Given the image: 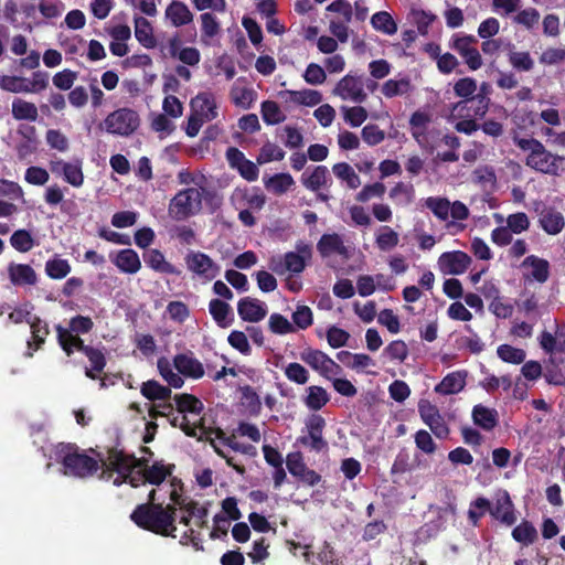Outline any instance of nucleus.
I'll list each match as a JSON object with an SVG mask.
<instances>
[{"instance_id": "obj_35", "label": "nucleus", "mask_w": 565, "mask_h": 565, "mask_svg": "<svg viewBox=\"0 0 565 565\" xmlns=\"http://www.w3.org/2000/svg\"><path fill=\"white\" fill-rule=\"evenodd\" d=\"M108 466L111 471L122 477L131 469L130 455L125 454L122 450L111 448L108 451Z\"/></svg>"}, {"instance_id": "obj_59", "label": "nucleus", "mask_w": 565, "mask_h": 565, "mask_svg": "<svg viewBox=\"0 0 565 565\" xmlns=\"http://www.w3.org/2000/svg\"><path fill=\"white\" fill-rule=\"evenodd\" d=\"M63 175L66 182L73 186H81L84 182V174L79 164L64 162Z\"/></svg>"}, {"instance_id": "obj_10", "label": "nucleus", "mask_w": 565, "mask_h": 565, "mask_svg": "<svg viewBox=\"0 0 565 565\" xmlns=\"http://www.w3.org/2000/svg\"><path fill=\"white\" fill-rule=\"evenodd\" d=\"M184 262L186 268L193 274L206 279H214L220 273V266L205 253L190 250Z\"/></svg>"}, {"instance_id": "obj_8", "label": "nucleus", "mask_w": 565, "mask_h": 565, "mask_svg": "<svg viewBox=\"0 0 565 565\" xmlns=\"http://www.w3.org/2000/svg\"><path fill=\"white\" fill-rule=\"evenodd\" d=\"M478 40L473 35L452 36L450 47L455 50L465 61L471 71L479 70L482 64V57L477 49Z\"/></svg>"}, {"instance_id": "obj_19", "label": "nucleus", "mask_w": 565, "mask_h": 565, "mask_svg": "<svg viewBox=\"0 0 565 565\" xmlns=\"http://www.w3.org/2000/svg\"><path fill=\"white\" fill-rule=\"evenodd\" d=\"M55 331L58 345L67 356H71L75 350L85 354L90 348V345L84 343V340L78 334H71L66 331V328L61 324L55 326Z\"/></svg>"}, {"instance_id": "obj_31", "label": "nucleus", "mask_w": 565, "mask_h": 565, "mask_svg": "<svg viewBox=\"0 0 565 565\" xmlns=\"http://www.w3.org/2000/svg\"><path fill=\"white\" fill-rule=\"evenodd\" d=\"M90 367L85 369V375L90 380H97L106 366V356L100 349L90 347L85 353Z\"/></svg>"}, {"instance_id": "obj_60", "label": "nucleus", "mask_w": 565, "mask_h": 565, "mask_svg": "<svg viewBox=\"0 0 565 565\" xmlns=\"http://www.w3.org/2000/svg\"><path fill=\"white\" fill-rule=\"evenodd\" d=\"M285 151L277 143H264L257 158L258 163L281 160Z\"/></svg>"}, {"instance_id": "obj_56", "label": "nucleus", "mask_w": 565, "mask_h": 565, "mask_svg": "<svg viewBox=\"0 0 565 565\" xmlns=\"http://www.w3.org/2000/svg\"><path fill=\"white\" fill-rule=\"evenodd\" d=\"M202 22V40L212 39L220 33V23L215 15L212 13L205 12L201 14Z\"/></svg>"}, {"instance_id": "obj_42", "label": "nucleus", "mask_w": 565, "mask_h": 565, "mask_svg": "<svg viewBox=\"0 0 565 565\" xmlns=\"http://www.w3.org/2000/svg\"><path fill=\"white\" fill-rule=\"evenodd\" d=\"M372 26L385 34L392 35L397 31V24L393 20L392 15L386 11H380L371 18Z\"/></svg>"}, {"instance_id": "obj_53", "label": "nucleus", "mask_w": 565, "mask_h": 565, "mask_svg": "<svg viewBox=\"0 0 565 565\" xmlns=\"http://www.w3.org/2000/svg\"><path fill=\"white\" fill-rule=\"evenodd\" d=\"M333 173L347 181L348 185L352 189L356 188L360 183L359 175L354 172L353 168L345 162L337 163L333 166Z\"/></svg>"}, {"instance_id": "obj_25", "label": "nucleus", "mask_w": 565, "mask_h": 565, "mask_svg": "<svg viewBox=\"0 0 565 565\" xmlns=\"http://www.w3.org/2000/svg\"><path fill=\"white\" fill-rule=\"evenodd\" d=\"M317 250L323 258L333 254L348 255V248L344 246L341 236L337 233L323 234L317 243Z\"/></svg>"}, {"instance_id": "obj_32", "label": "nucleus", "mask_w": 565, "mask_h": 565, "mask_svg": "<svg viewBox=\"0 0 565 565\" xmlns=\"http://www.w3.org/2000/svg\"><path fill=\"white\" fill-rule=\"evenodd\" d=\"M135 36L138 42L147 49L156 46V40L152 33L150 22L143 17H135Z\"/></svg>"}, {"instance_id": "obj_1", "label": "nucleus", "mask_w": 565, "mask_h": 565, "mask_svg": "<svg viewBox=\"0 0 565 565\" xmlns=\"http://www.w3.org/2000/svg\"><path fill=\"white\" fill-rule=\"evenodd\" d=\"M53 457L63 467L65 476L85 479L94 476L98 469V460L88 456L76 444L58 443L53 448Z\"/></svg>"}, {"instance_id": "obj_24", "label": "nucleus", "mask_w": 565, "mask_h": 565, "mask_svg": "<svg viewBox=\"0 0 565 565\" xmlns=\"http://www.w3.org/2000/svg\"><path fill=\"white\" fill-rule=\"evenodd\" d=\"M473 424L479 426L486 431L493 430L499 424V413L495 408L487 407L482 404H477L472 408Z\"/></svg>"}, {"instance_id": "obj_64", "label": "nucleus", "mask_w": 565, "mask_h": 565, "mask_svg": "<svg viewBox=\"0 0 565 565\" xmlns=\"http://www.w3.org/2000/svg\"><path fill=\"white\" fill-rule=\"evenodd\" d=\"M411 88V84L408 79L394 81L388 79L382 86V93L386 97H394L397 95L406 94Z\"/></svg>"}, {"instance_id": "obj_4", "label": "nucleus", "mask_w": 565, "mask_h": 565, "mask_svg": "<svg viewBox=\"0 0 565 565\" xmlns=\"http://www.w3.org/2000/svg\"><path fill=\"white\" fill-rule=\"evenodd\" d=\"M202 194L195 188L180 190L170 201L168 213L175 221H184L200 212Z\"/></svg>"}, {"instance_id": "obj_9", "label": "nucleus", "mask_w": 565, "mask_h": 565, "mask_svg": "<svg viewBox=\"0 0 565 565\" xmlns=\"http://www.w3.org/2000/svg\"><path fill=\"white\" fill-rule=\"evenodd\" d=\"M333 94L343 100H351L356 104H361L367 98L364 90V79L351 74L345 75L337 83Z\"/></svg>"}, {"instance_id": "obj_28", "label": "nucleus", "mask_w": 565, "mask_h": 565, "mask_svg": "<svg viewBox=\"0 0 565 565\" xmlns=\"http://www.w3.org/2000/svg\"><path fill=\"white\" fill-rule=\"evenodd\" d=\"M209 311L220 328H227L234 321L231 306L221 299H212L209 303Z\"/></svg>"}, {"instance_id": "obj_57", "label": "nucleus", "mask_w": 565, "mask_h": 565, "mask_svg": "<svg viewBox=\"0 0 565 565\" xmlns=\"http://www.w3.org/2000/svg\"><path fill=\"white\" fill-rule=\"evenodd\" d=\"M478 89L477 82L471 77H463L457 81L454 85L456 96L469 99Z\"/></svg>"}, {"instance_id": "obj_40", "label": "nucleus", "mask_w": 565, "mask_h": 565, "mask_svg": "<svg viewBox=\"0 0 565 565\" xmlns=\"http://www.w3.org/2000/svg\"><path fill=\"white\" fill-rule=\"evenodd\" d=\"M295 181L292 177L288 173H277L270 177L266 182L265 186L267 190L271 191L274 194H284L286 193Z\"/></svg>"}, {"instance_id": "obj_26", "label": "nucleus", "mask_w": 565, "mask_h": 565, "mask_svg": "<svg viewBox=\"0 0 565 565\" xmlns=\"http://www.w3.org/2000/svg\"><path fill=\"white\" fill-rule=\"evenodd\" d=\"M467 371L448 373L436 386L435 392L441 395H452L461 392L466 386Z\"/></svg>"}, {"instance_id": "obj_12", "label": "nucleus", "mask_w": 565, "mask_h": 565, "mask_svg": "<svg viewBox=\"0 0 565 565\" xmlns=\"http://www.w3.org/2000/svg\"><path fill=\"white\" fill-rule=\"evenodd\" d=\"M535 212L539 214V223L544 232L550 235H556L563 231L565 218L555 207L537 203Z\"/></svg>"}, {"instance_id": "obj_51", "label": "nucleus", "mask_w": 565, "mask_h": 565, "mask_svg": "<svg viewBox=\"0 0 565 565\" xmlns=\"http://www.w3.org/2000/svg\"><path fill=\"white\" fill-rule=\"evenodd\" d=\"M94 328V322L90 317L86 316H75L71 318L68 322V328H66V331H68L71 334H86L89 333Z\"/></svg>"}, {"instance_id": "obj_14", "label": "nucleus", "mask_w": 565, "mask_h": 565, "mask_svg": "<svg viewBox=\"0 0 565 565\" xmlns=\"http://www.w3.org/2000/svg\"><path fill=\"white\" fill-rule=\"evenodd\" d=\"M489 513L494 520L507 526H512L518 520L514 504L508 491H503L495 499L493 505L490 503Z\"/></svg>"}, {"instance_id": "obj_52", "label": "nucleus", "mask_w": 565, "mask_h": 565, "mask_svg": "<svg viewBox=\"0 0 565 565\" xmlns=\"http://www.w3.org/2000/svg\"><path fill=\"white\" fill-rule=\"evenodd\" d=\"M287 94L292 96V100L307 106L318 105L322 95L318 90L313 89H303V90H287Z\"/></svg>"}, {"instance_id": "obj_49", "label": "nucleus", "mask_w": 565, "mask_h": 565, "mask_svg": "<svg viewBox=\"0 0 565 565\" xmlns=\"http://www.w3.org/2000/svg\"><path fill=\"white\" fill-rule=\"evenodd\" d=\"M242 399L244 404L246 405L248 412L250 415L257 416L260 414L262 411V401L259 395L255 392V390L246 385L242 387Z\"/></svg>"}, {"instance_id": "obj_48", "label": "nucleus", "mask_w": 565, "mask_h": 565, "mask_svg": "<svg viewBox=\"0 0 565 565\" xmlns=\"http://www.w3.org/2000/svg\"><path fill=\"white\" fill-rule=\"evenodd\" d=\"M216 438L222 441L223 445L230 447L232 450L244 454V455H254L255 447L253 445L241 444L235 440V436H226L225 433L217 428L215 431Z\"/></svg>"}, {"instance_id": "obj_37", "label": "nucleus", "mask_w": 565, "mask_h": 565, "mask_svg": "<svg viewBox=\"0 0 565 565\" xmlns=\"http://www.w3.org/2000/svg\"><path fill=\"white\" fill-rule=\"evenodd\" d=\"M12 115L19 120H35L39 113L33 103L17 98L12 102Z\"/></svg>"}, {"instance_id": "obj_41", "label": "nucleus", "mask_w": 565, "mask_h": 565, "mask_svg": "<svg viewBox=\"0 0 565 565\" xmlns=\"http://www.w3.org/2000/svg\"><path fill=\"white\" fill-rule=\"evenodd\" d=\"M45 273L52 279H63L71 273L67 259L54 257L45 263Z\"/></svg>"}, {"instance_id": "obj_22", "label": "nucleus", "mask_w": 565, "mask_h": 565, "mask_svg": "<svg viewBox=\"0 0 565 565\" xmlns=\"http://www.w3.org/2000/svg\"><path fill=\"white\" fill-rule=\"evenodd\" d=\"M113 264L125 274H136L141 268V262L136 250L126 248L119 250L114 257L110 255Z\"/></svg>"}, {"instance_id": "obj_20", "label": "nucleus", "mask_w": 565, "mask_h": 565, "mask_svg": "<svg viewBox=\"0 0 565 565\" xmlns=\"http://www.w3.org/2000/svg\"><path fill=\"white\" fill-rule=\"evenodd\" d=\"M174 367L185 377L199 380L204 376L203 364L192 354L180 353L173 358Z\"/></svg>"}, {"instance_id": "obj_54", "label": "nucleus", "mask_w": 565, "mask_h": 565, "mask_svg": "<svg viewBox=\"0 0 565 565\" xmlns=\"http://www.w3.org/2000/svg\"><path fill=\"white\" fill-rule=\"evenodd\" d=\"M227 342L233 349L237 350L243 355H250L252 348L243 331L233 330L227 337Z\"/></svg>"}, {"instance_id": "obj_45", "label": "nucleus", "mask_w": 565, "mask_h": 565, "mask_svg": "<svg viewBox=\"0 0 565 565\" xmlns=\"http://www.w3.org/2000/svg\"><path fill=\"white\" fill-rule=\"evenodd\" d=\"M10 244L15 250L26 253L33 248L35 242L29 231L17 230L10 237Z\"/></svg>"}, {"instance_id": "obj_58", "label": "nucleus", "mask_w": 565, "mask_h": 565, "mask_svg": "<svg viewBox=\"0 0 565 565\" xmlns=\"http://www.w3.org/2000/svg\"><path fill=\"white\" fill-rule=\"evenodd\" d=\"M262 116L267 124H278L284 120L285 116L277 103L266 100L262 104Z\"/></svg>"}, {"instance_id": "obj_17", "label": "nucleus", "mask_w": 565, "mask_h": 565, "mask_svg": "<svg viewBox=\"0 0 565 565\" xmlns=\"http://www.w3.org/2000/svg\"><path fill=\"white\" fill-rule=\"evenodd\" d=\"M190 106L192 114L205 121L213 120L217 116L216 102L212 93L204 92L198 94L192 98Z\"/></svg>"}, {"instance_id": "obj_6", "label": "nucleus", "mask_w": 565, "mask_h": 565, "mask_svg": "<svg viewBox=\"0 0 565 565\" xmlns=\"http://www.w3.org/2000/svg\"><path fill=\"white\" fill-rule=\"evenodd\" d=\"M301 182L306 189L317 193L319 201L328 202L331 199L328 192L332 184V178L327 167L317 166L311 172H303Z\"/></svg>"}, {"instance_id": "obj_38", "label": "nucleus", "mask_w": 565, "mask_h": 565, "mask_svg": "<svg viewBox=\"0 0 565 565\" xmlns=\"http://www.w3.org/2000/svg\"><path fill=\"white\" fill-rule=\"evenodd\" d=\"M173 468V465L164 466L161 461H156L152 466L145 469L147 482L160 486L172 473Z\"/></svg>"}, {"instance_id": "obj_16", "label": "nucleus", "mask_w": 565, "mask_h": 565, "mask_svg": "<svg viewBox=\"0 0 565 565\" xmlns=\"http://www.w3.org/2000/svg\"><path fill=\"white\" fill-rule=\"evenodd\" d=\"M237 313L243 321L259 322L266 317L267 308L259 299L244 297L237 303Z\"/></svg>"}, {"instance_id": "obj_30", "label": "nucleus", "mask_w": 565, "mask_h": 565, "mask_svg": "<svg viewBox=\"0 0 565 565\" xmlns=\"http://www.w3.org/2000/svg\"><path fill=\"white\" fill-rule=\"evenodd\" d=\"M140 392L149 401H167L171 397L172 391L169 386L161 385L156 380H148L142 383Z\"/></svg>"}, {"instance_id": "obj_21", "label": "nucleus", "mask_w": 565, "mask_h": 565, "mask_svg": "<svg viewBox=\"0 0 565 565\" xmlns=\"http://www.w3.org/2000/svg\"><path fill=\"white\" fill-rule=\"evenodd\" d=\"M146 265L160 274L181 275V271L171 263L166 260L163 253L158 248H151L143 253Z\"/></svg>"}, {"instance_id": "obj_46", "label": "nucleus", "mask_w": 565, "mask_h": 565, "mask_svg": "<svg viewBox=\"0 0 565 565\" xmlns=\"http://www.w3.org/2000/svg\"><path fill=\"white\" fill-rule=\"evenodd\" d=\"M490 501L484 497H479L470 503L468 510V520L471 525L477 526L480 519L489 512Z\"/></svg>"}, {"instance_id": "obj_29", "label": "nucleus", "mask_w": 565, "mask_h": 565, "mask_svg": "<svg viewBox=\"0 0 565 565\" xmlns=\"http://www.w3.org/2000/svg\"><path fill=\"white\" fill-rule=\"evenodd\" d=\"M489 103L490 98L486 97L484 94H476L469 99L456 103L452 107V113L460 114L463 109L468 108V104H471L469 108L473 109L475 116L482 117L488 111Z\"/></svg>"}, {"instance_id": "obj_27", "label": "nucleus", "mask_w": 565, "mask_h": 565, "mask_svg": "<svg viewBox=\"0 0 565 565\" xmlns=\"http://www.w3.org/2000/svg\"><path fill=\"white\" fill-rule=\"evenodd\" d=\"M166 18L175 28L189 24L193 21V13L188 6L181 1L173 0L166 9Z\"/></svg>"}, {"instance_id": "obj_63", "label": "nucleus", "mask_w": 565, "mask_h": 565, "mask_svg": "<svg viewBox=\"0 0 565 565\" xmlns=\"http://www.w3.org/2000/svg\"><path fill=\"white\" fill-rule=\"evenodd\" d=\"M390 198L393 200H398V202L402 204H409L414 198V188L412 184L398 182L394 188L391 189Z\"/></svg>"}, {"instance_id": "obj_11", "label": "nucleus", "mask_w": 565, "mask_h": 565, "mask_svg": "<svg viewBox=\"0 0 565 565\" xmlns=\"http://www.w3.org/2000/svg\"><path fill=\"white\" fill-rule=\"evenodd\" d=\"M522 149H531L526 158V166L543 173H555L557 166L555 158L546 151L543 143H518Z\"/></svg>"}, {"instance_id": "obj_43", "label": "nucleus", "mask_w": 565, "mask_h": 565, "mask_svg": "<svg viewBox=\"0 0 565 565\" xmlns=\"http://www.w3.org/2000/svg\"><path fill=\"white\" fill-rule=\"evenodd\" d=\"M375 243L379 249L383 252L391 250L398 245L399 236L392 227L381 226Z\"/></svg>"}, {"instance_id": "obj_55", "label": "nucleus", "mask_w": 565, "mask_h": 565, "mask_svg": "<svg viewBox=\"0 0 565 565\" xmlns=\"http://www.w3.org/2000/svg\"><path fill=\"white\" fill-rule=\"evenodd\" d=\"M269 330L275 334H287L295 331L294 326L280 313H271L268 320Z\"/></svg>"}, {"instance_id": "obj_5", "label": "nucleus", "mask_w": 565, "mask_h": 565, "mask_svg": "<svg viewBox=\"0 0 565 565\" xmlns=\"http://www.w3.org/2000/svg\"><path fill=\"white\" fill-rule=\"evenodd\" d=\"M140 125L138 113L130 108H119L104 120L105 129L120 137H129Z\"/></svg>"}, {"instance_id": "obj_34", "label": "nucleus", "mask_w": 565, "mask_h": 565, "mask_svg": "<svg viewBox=\"0 0 565 565\" xmlns=\"http://www.w3.org/2000/svg\"><path fill=\"white\" fill-rule=\"evenodd\" d=\"M173 401L177 405L178 412L180 413H192L199 415L204 409L202 401L192 394H175L173 396Z\"/></svg>"}, {"instance_id": "obj_44", "label": "nucleus", "mask_w": 565, "mask_h": 565, "mask_svg": "<svg viewBox=\"0 0 565 565\" xmlns=\"http://www.w3.org/2000/svg\"><path fill=\"white\" fill-rule=\"evenodd\" d=\"M498 356L505 363L521 364L525 361L526 353L523 349L510 344H501L497 349Z\"/></svg>"}, {"instance_id": "obj_61", "label": "nucleus", "mask_w": 565, "mask_h": 565, "mask_svg": "<svg viewBox=\"0 0 565 565\" xmlns=\"http://www.w3.org/2000/svg\"><path fill=\"white\" fill-rule=\"evenodd\" d=\"M286 377L297 384H306L309 379V373L300 363L291 362L285 367Z\"/></svg>"}, {"instance_id": "obj_33", "label": "nucleus", "mask_w": 565, "mask_h": 565, "mask_svg": "<svg viewBox=\"0 0 565 565\" xmlns=\"http://www.w3.org/2000/svg\"><path fill=\"white\" fill-rule=\"evenodd\" d=\"M306 391L303 403L310 411H320L330 401L328 392L322 386L312 385Z\"/></svg>"}, {"instance_id": "obj_18", "label": "nucleus", "mask_w": 565, "mask_h": 565, "mask_svg": "<svg viewBox=\"0 0 565 565\" xmlns=\"http://www.w3.org/2000/svg\"><path fill=\"white\" fill-rule=\"evenodd\" d=\"M8 276L13 286L26 287L34 286L38 282V275L29 264L10 263L8 265Z\"/></svg>"}, {"instance_id": "obj_23", "label": "nucleus", "mask_w": 565, "mask_h": 565, "mask_svg": "<svg viewBox=\"0 0 565 565\" xmlns=\"http://www.w3.org/2000/svg\"><path fill=\"white\" fill-rule=\"evenodd\" d=\"M564 364L565 358L561 355H551L544 362V373L542 374L548 384L555 386L565 385V372L562 369Z\"/></svg>"}, {"instance_id": "obj_13", "label": "nucleus", "mask_w": 565, "mask_h": 565, "mask_svg": "<svg viewBox=\"0 0 565 565\" xmlns=\"http://www.w3.org/2000/svg\"><path fill=\"white\" fill-rule=\"evenodd\" d=\"M471 264V257L461 250L443 253L438 258L439 269L444 274L461 275Z\"/></svg>"}, {"instance_id": "obj_15", "label": "nucleus", "mask_w": 565, "mask_h": 565, "mask_svg": "<svg viewBox=\"0 0 565 565\" xmlns=\"http://www.w3.org/2000/svg\"><path fill=\"white\" fill-rule=\"evenodd\" d=\"M26 322L30 324L32 339L26 342L28 350L25 351L24 356L32 358L33 352L42 349L45 343V340L50 334V328L47 322L38 316H33L32 319H26Z\"/></svg>"}, {"instance_id": "obj_36", "label": "nucleus", "mask_w": 565, "mask_h": 565, "mask_svg": "<svg viewBox=\"0 0 565 565\" xmlns=\"http://www.w3.org/2000/svg\"><path fill=\"white\" fill-rule=\"evenodd\" d=\"M523 266L532 267V277L539 282H545L550 276V264L546 259L531 255L523 260Z\"/></svg>"}, {"instance_id": "obj_2", "label": "nucleus", "mask_w": 565, "mask_h": 565, "mask_svg": "<svg viewBox=\"0 0 565 565\" xmlns=\"http://www.w3.org/2000/svg\"><path fill=\"white\" fill-rule=\"evenodd\" d=\"M130 520L142 530L162 536L175 537L177 526L173 525V518L163 511L161 503L138 504L131 512Z\"/></svg>"}, {"instance_id": "obj_7", "label": "nucleus", "mask_w": 565, "mask_h": 565, "mask_svg": "<svg viewBox=\"0 0 565 565\" xmlns=\"http://www.w3.org/2000/svg\"><path fill=\"white\" fill-rule=\"evenodd\" d=\"M418 413L423 423L429 427L437 438L446 439L449 436V426L435 404L428 399H420L418 402Z\"/></svg>"}, {"instance_id": "obj_3", "label": "nucleus", "mask_w": 565, "mask_h": 565, "mask_svg": "<svg viewBox=\"0 0 565 565\" xmlns=\"http://www.w3.org/2000/svg\"><path fill=\"white\" fill-rule=\"evenodd\" d=\"M311 256V247L308 244L298 243L296 252H287L284 256L273 257L269 268L279 276L286 273H290L291 276L299 275L306 269Z\"/></svg>"}, {"instance_id": "obj_50", "label": "nucleus", "mask_w": 565, "mask_h": 565, "mask_svg": "<svg viewBox=\"0 0 565 565\" xmlns=\"http://www.w3.org/2000/svg\"><path fill=\"white\" fill-rule=\"evenodd\" d=\"M383 354L392 361L403 363L408 356V347L403 340H394L385 347Z\"/></svg>"}, {"instance_id": "obj_62", "label": "nucleus", "mask_w": 565, "mask_h": 565, "mask_svg": "<svg viewBox=\"0 0 565 565\" xmlns=\"http://www.w3.org/2000/svg\"><path fill=\"white\" fill-rule=\"evenodd\" d=\"M425 204L441 221H446L448 218L450 203L447 199L428 198Z\"/></svg>"}, {"instance_id": "obj_47", "label": "nucleus", "mask_w": 565, "mask_h": 565, "mask_svg": "<svg viewBox=\"0 0 565 565\" xmlns=\"http://www.w3.org/2000/svg\"><path fill=\"white\" fill-rule=\"evenodd\" d=\"M158 370L160 375L168 382L169 387L181 388L184 385V380L178 373H174L166 359L158 360Z\"/></svg>"}, {"instance_id": "obj_39", "label": "nucleus", "mask_w": 565, "mask_h": 565, "mask_svg": "<svg viewBox=\"0 0 565 565\" xmlns=\"http://www.w3.org/2000/svg\"><path fill=\"white\" fill-rule=\"evenodd\" d=\"M512 537L523 545H530L536 540L537 531L531 522L522 521L512 530Z\"/></svg>"}]
</instances>
